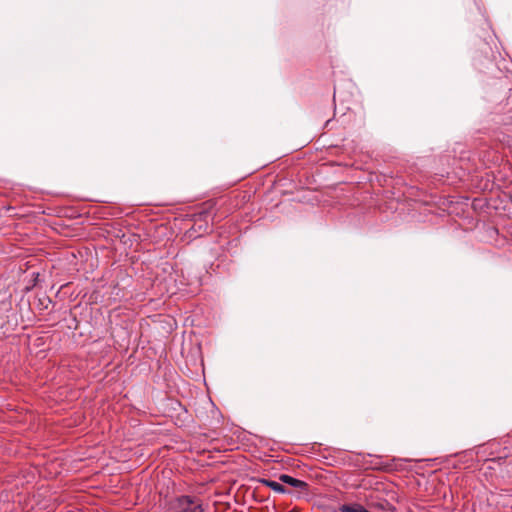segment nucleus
Masks as SVG:
<instances>
[{"instance_id": "1", "label": "nucleus", "mask_w": 512, "mask_h": 512, "mask_svg": "<svg viewBox=\"0 0 512 512\" xmlns=\"http://www.w3.org/2000/svg\"><path fill=\"white\" fill-rule=\"evenodd\" d=\"M367 506L374 510L395 512L398 495L391 483L375 481L370 492L365 496Z\"/></svg>"}, {"instance_id": "2", "label": "nucleus", "mask_w": 512, "mask_h": 512, "mask_svg": "<svg viewBox=\"0 0 512 512\" xmlns=\"http://www.w3.org/2000/svg\"><path fill=\"white\" fill-rule=\"evenodd\" d=\"M170 512H205L202 503L190 496H180L170 502Z\"/></svg>"}, {"instance_id": "3", "label": "nucleus", "mask_w": 512, "mask_h": 512, "mask_svg": "<svg viewBox=\"0 0 512 512\" xmlns=\"http://www.w3.org/2000/svg\"><path fill=\"white\" fill-rule=\"evenodd\" d=\"M279 480L285 484H288V485L300 490V491H303L305 493L308 492L309 485L305 481L296 479L287 474H281L279 476Z\"/></svg>"}, {"instance_id": "4", "label": "nucleus", "mask_w": 512, "mask_h": 512, "mask_svg": "<svg viewBox=\"0 0 512 512\" xmlns=\"http://www.w3.org/2000/svg\"><path fill=\"white\" fill-rule=\"evenodd\" d=\"M260 482L271 488L273 491L275 492H278V493H287V489L280 483L276 482V481H273V480H270V479H261Z\"/></svg>"}, {"instance_id": "5", "label": "nucleus", "mask_w": 512, "mask_h": 512, "mask_svg": "<svg viewBox=\"0 0 512 512\" xmlns=\"http://www.w3.org/2000/svg\"><path fill=\"white\" fill-rule=\"evenodd\" d=\"M375 469L382 470V471H390L392 470V466L390 464H384V465H378L376 464Z\"/></svg>"}]
</instances>
